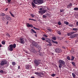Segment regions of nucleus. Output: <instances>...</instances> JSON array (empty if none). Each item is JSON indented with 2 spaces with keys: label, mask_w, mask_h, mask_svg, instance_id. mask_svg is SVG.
<instances>
[{
  "label": "nucleus",
  "mask_w": 78,
  "mask_h": 78,
  "mask_svg": "<svg viewBox=\"0 0 78 78\" xmlns=\"http://www.w3.org/2000/svg\"><path fill=\"white\" fill-rule=\"evenodd\" d=\"M58 63H59V65L58 66L59 68H61L63 66L66 67V62L65 61L62 60L60 59L58 60Z\"/></svg>",
  "instance_id": "nucleus-1"
},
{
  "label": "nucleus",
  "mask_w": 78,
  "mask_h": 78,
  "mask_svg": "<svg viewBox=\"0 0 78 78\" xmlns=\"http://www.w3.org/2000/svg\"><path fill=\"white\" fill-rule=\"evenodd\" d=\"M16 47V44H10L8 47V50L11 51H13V48H15Z\"/></svg>",
  "instance_id": "nucleus-2"
},
{
  "label": "nucleus",
  "mask_w": 78,
  "mask_h": 78,
  "mask_svg": "<svg viewBox=\"0 0 78 78\" xmlns=\"http://www.w3.org/2000/svg\"><path fill=\"white\" fill-rule=\"evenodd\" d=\"M40 11H38V12L41 14L42 15H43V14L45 13V12H46L47 11V10H46V9H44L42 10V8H40Z\"/></svg>",
  "instance_id": "nucleus-3"
},
{
  "label": "nucleus",
  "mask_w": 78,
  "mask_h": 78,
  "mask_svg": "<svg viewBox=\"0 0 78 78\" xmlns=\"http://www.w3.org/2000/svg\"><path fill=\"white\" fill-rule=\"evenodd\" d=\"M18 42L20 44H24L25 43V39L23 37L20 38L18 40Z\"/></svg>",
  "instance_id": "nucleus-4"
},
{
  "label": "nucleus",
  "mask_w": 78,
  "mask_h": 78,
  "mask_svg": "<svg viewBox=\"0 0 78 78\" xmlns=\"http://www.w3.org/2000/svg\"><path fill=\"white\" fill-rule=\"evenodd\" d=\"M34 73L35 74H36V75H38L39 76H40V77H42L44 76V74L43 73V72H42V73L35 72Z\"/></svg>",
  "instance_id": "nucleus-5"
},
{
  "label": "nucleus",
  "mask_w": 78,
  "mask_h": 78,
  "mask_svg": "<svg viewBox=\"0 0 78 78\" xmlns=\"http://www.w3.org/2000/svg\"><path fill=\"white\" fill-rule=\"evenodd\" d=\"M7 63H8V62H7L6 60H3L1 61L0 65L2 66H5V64H7Z\"/></svg>",
  "instance_id": "nucleus-6"
},
{
  "label": "nucleus",
  "mask_w": 78,
  "mask_h": 78,
  "mask_svg": "<svg viewBox=\"0 0 78 78\" xmlns=\"http://www.w3.org/2000/svg\"><path fill=\"white\" fill-rule=\"evenodd\" d=\"M34 63L36 66H38L40 64V62L39 60L35 59L34 60Z\"/></svg>",
  "instance_id": "nucleus-7"
},
{
  "label": "nucleus",
  "mask_w": 78,
  "mask_h": 78,
  "mask_svg": "<svg viewBox=\"0 0 78 78\" xmlns=\"http://www.w3.org/2000/svg\"><path fill=\"white\" fill-rule=\"evenodd\" d=\"M55 51L56 53H61L62 50H61V49H60L59 48H57L55 49Z\"/></svg>",
  "instance_id": "nucleus-8"
},
{
  "label": "nucleus",
  "mask_w": 78,
  "mask_h": 78,
  "mask_svg": "<svg viewBox=\"0 0 78 78\" xmlns=\"http://www.w3.org/2000/svg\"><path fill=\"white\" fill-rule=\"evenodd\" d=\"M78 34H75L73 35H71L70 36V38H72V39L74 38L75 37H78Z\"/></svg>",
  "instance_id": "nucleus-9"
},
{
  "label": "nucleus",
  "mask_w": 78,
  "mask_h": 78,
  "mask_svg": "<svg viewBox=\"0 0 78 78\" xmlns=\"http://www.w3.org/2000/svg\"><path fill=\"white\" fill-rule=\"evenodd\" d=\"M26 25L27 26V27H28V28H30V27L33 28V26L32 24H30L29 23H27Z\"/></svg>",
  "instance_id": "nucleus-10"
},
{
  "label": "nucleus",
  "mask_w": 78,
  "mask_h": 78,
  "mask_svg": "<svg viewBox=\"0 0 78 78\" xmlns=\"http://www.w3.org/2000/svg\"><path fill=\"white\" fill-rule=\"evenodd\" d=\"M30 49L32 52H33V53H36V50H35V49L34 48V47H33V46L31 47L30 48Z\"/></svg>",
  "instance_id": "nucleus-11"
},
{
  "label": "nucleus",
  "mask_w": 78,
  "mask_h": 78,
  "mask_svg": "<svg viewBox=\"0 0 78 78\" xmlns=\"http://www.w3.org/2000/svg\"><path fill=\"white\" fill-rule=\"evenodd\" d=\"M44 3V0H38V3L39 5L42 4Z\"/></svg>",
  "instance_id": "nucleus-12"
},
{
  "label": "nucleus",
  "mask_w": 78,
  "mask_h": 78,
  "mask_svg": "<svg viewBox=\"0 0 78 78\" xmlns=\"http://www.w3.org/2000/svg\"><path fill=\"white\" fill-rule=\"evenodd\" d=\"M45 42H46L50 43L51 42V40L50 38H45Z\"/></svg>",
  "instance_id": "nucleus-13"
},
{
  "label": "nucleus",
  "mask_w": 78,
  "mask_h": 78,
  "mask_svg": "<svg viewBox=\"0 0 78 78\" xmlns=\"http://www.w3.org/2000/svg\"><path fill=\"white\" fill-rule=\"evenodd\" d=\"M74 33H75V32H69L67 34V35L68 36H71L72 34H74Z\"/></svg>",
  "instance_id": "nucleus-14"
},
{
  "label": "nucleus",
  "mask_w": 78,
  "mask_h": 78,
  "mask_svg": "<svg viewBox=\"0 0 78 78\" xmlns=\"http://www.w3.org/2000/svg\"><path fill=\"white\" fill-rule=\"evenodd\" d=\"M6 18L8 20H11V17H9V16H6Z\"/></svg>",
  "instance_id": "nucleus-15"
},
{
  "label": "nucleus",
  "mask_w": 78,
  "mask_h": 78,
  "mask_svg": "<svg viewBox=\"0 0 78 78\" xmlns=\"http://www.w3.org/2000/svg\"><path fill=\"white\" fill-rule=\"evenodd\" d=\"M35 47H37L38 48L39 50H41V46L39 45L38 44H37L35 45Z\"/></svg>",
  "instance_id": "nucleus-16"
},
{
  "label": "nucleus",
  "mask_w": 78,
  "mask_h": 78,
  "mask_svg": "<svg viewBox=\"0 0 78 78\" xmlns=\"http://www.w3.org/2000/svg\"><path fill=\"white\" fill-rule=\"evenodd\" d=\"M32 44L33 45H34V46H35V45H37V43H36V42H35L34 41H33L32 42Z\"/></svg>",
  "instance_id": "nucleus-17"
},
{
  "label": "nucleus",
  "mask_w": 78,
  "mask_h": 78,
  "mask_svg": "<svg viewBox=\"0 0 78 78\" xmlns=\"http://www.w3.org/2000/svg\"><path fill=\"white\" fill-rule=\"evenodd\" d=\"M72 6V3H70L67 6L68 8H71Z\"/></svg>",
  "instance_id": "nucleus-18"
},
{
  "label": "nucleus",
  "mask_w": 78,
  "mask_h": 78,
  "mask_svg": "<svg viewBox=\"0 0 78 78\" xmlns=\"http://www.w3.org/2000/svg\"><path fill=\"white\" fill-rule=\"evenodd\" d=\"M33 2L35 4H37L38 3V0H33Z\"/></svg>",
  "instance_id": "nucleus-19"
},
{
  "label": "nucleus",
  "mask_w": 78,
  "mask_h": 78,
  "mask_svg": "<svg viewBox=\"0 0 78 78\" xmlns=\"http://www.w3.org/2000/svg\"><path fill=\"white\" fill-rule=\"evenodd\" d=\"M26 69H28V70L30 69L31 68H30V65H27L26 66Z\"/></svg>",
  "instance_id": "nucleus-20"
},
{
  "label": "nucleus",
  "mask_w": 78,
  "mask_h": 78,
  "mask_svg": "<svg viewBox=\"0 0 78 78\" xmlns=\"http://www.w3.org/2000/svg\"><path fill=\"white\" fill-rule=\"evenodd\" d=\"M32 5L33 6H34V7L36 6V5L34 3V2H32L31 3Z\"/></svg>",
  "instance_id": "nucleus-21"
},
{
  "label": "nucleus",
  "mask_w": 78,
  "mask_h": 78,
  "mask_svg": "<svg viewBox=\"0 0 78 78\" xmlns=\"http://www.w3.org/2000/svg\"><path fill=\"white\" fill-rule=\"evenodd\" d=\"M31 31H32V32L34 33H35V34H36V31H35L33 29H31Z\"/></svg>",
  "instance_id": "nucleus-22"
},
{
  "label": "nucleus",
  "mask_w": 78,
  "mask_h": 78,
  "mask_svg": "<svg viewBox=\"0 0 78 78\" xmlns=\"http://www.w3.org/2000/svg\"><path fill=\"white\" fill-rule=\"evenodd\" d=\"M72 75H73V78H75V77H76V75H75V74H74V73H72Z\"/></svg>",
  "instance_id": "nucleus-23"
},
{
  "label": "nucleus",
  "mask_w": 78,
  "mask_h": 78,
  "mask_svg": "<svg viewBox=\"0 0 78 78\" xmlns=\"http://www.w3.org/2000/svg\"><path fill=\"white\" fill-rule=\"evenodd\" d=\"M47 45H48L49 46H52V44H51V42H50L49 43V44H48Z\"/></svg>",
  "instance_id": "nucleus-24"
},
{
  "label": "nucleus",
  "mask_w": 78,
  "mask_h": 78,
  "mask_svg": "<svg viewBox=\"0 0 78 78\" xmlns=\"http://www.w3.org/2000/svg\"><path fill=\"white\" fill-rule=\"evenodd\" d=\"M65 24H66V25H69V22L66 21H65L64 22Z\"/></svg>",
  "instance_id": "nucleus-25"
},
{
  "label": "nucleus",
  "mask_w": 78,
  "mask_h": 78,
  "mask_svg": "<svg viewBox=\"0 0 78 78\" xmlns=\"http://www.w3.org/2000/svg\"><path fill=\"white\" fill-rule=\"evenodd\" d=\"M0 16H5V14L4 13H2L0 15Z\"/></svg>",
  "instance_id": "nucleus-26"
},
{
  "label": "nucleus",
  "mask_w": 78,
  "mask_h": 78,
  "mask_svg": "<svg viewBox=\"0 0 78 78\" xmlns=\"http://www.w3.org/2000/svg\"><path fill=\"white\" fill-rule=\"evenodd\" d=\"M12 64L13 66H15L16 64V62H12Z\"/></svg>",
  "instance_id": "nucleus-27"
},
{
  "label": "nucleus",
  "mask_w": 78,
  "mask_h": 78,
  "mask_svg": "<svg viewBox=\"0 0 78 78\" xmlns=\"http://www.w3.org/2000/svg\"><path fill=\"white\" fill-rule=\"evenodd\" d=\"M74 59H75V57H73V56H72L71 60V61H73L74 60Z\"/></svg>",
  "instance_id": "nucleus-28"
},
{
  "label": "nucleus",
  "mask_w": 78,
  "mask_h": 78,
  "mask_svg": "<svg viewBox=\"0 0 78 78\" xmlns=\"http://www.w3.org/2000/svg\"><path fill=\"white\" fill-rule=\"evenodd\" d=\"M9 13L11 14V16H12L13 17H14V15L12 14V13H11V12H9Z\"/></svg>",
  "instance_id": "nucleus-29"
},
{
  "label": "nucleus",
  "mask_w": 78,
  "mask_h": 78,
  "mask_svg": "<svg viewBox=\"0 0 78 78\" xmlns=\"http://www.w3.org/2000/svg\"><path fill=\"white\" fill-rule=\"evenodd\" d=\"M74 10L75 11H78V7H75L74 9Z\"/></svg>",
  "instance_id": "nucleus-30"
},
{
  "label": "nucleus",
  "mask_w": 78,
  "mask_h": 78,
  "mask_svg": "<svg viewBox=\"0 0 78 78\" xmlns=\"http://www.w3.org/2000/svg\"><path fill=\"white\" fill-rule=\"evenodd\" d=\"M73 31H77L78 30V29L76 28H73Z\"/></svg>",
  "instance_id": "nucleus-31"
},
{
  "label": "nucleus",
  "mask_w": 78,
  "mask_h": 78,
  "mask_svg": "<svg viewBox=\"0 0 78 78\" xmlns=\"http://www.w3.org/2000/svg\"><path fill=\"white\" fill-rule=\"evenodd\" d=\"M57 32L58 34H59V35H61V32L60 31H58Z\"/></svg>",
  "instance_id": "nucleus-32"
},
{
  "label": "nucleus",
  "mask_w": 78,
  "mask_h": 78,
  "mask_svg": "<svg viewBox=\"0 0 78 78\" xmlns=\"http://www.w3.org/2000/svg\"><path fill=\"white\" fill-rule=\"evenodd\" d=\"M29 20H33V21H34V22H36V20H34V19H29Z\"/></svg>",
  "instance_id": "nucleus-33"
},
{
  "label": "nucleus",
  "mask_w": 78,
  "mask_h": 78,
  "mask_svg": "<svg viewBox=\"0 0 78 78\" xmlns=\"http://www.w3.org/2000/svg\"><path fill=\"white\" fill-rule=\"evenodd\" d=\"M72 64L74 66H76V65H75V62H72Z\"/></svg>",
  "instance_id": "nucleus-34"
},
{
  "label": "nucleus",
  "mask_w": 78,
  "mask_h": 78,
  "mask_svg": "<svg viewBox=\"0 0 78 78\" xmlns=\"http://www.w3.org/2000/svg\"><path fill=\"white\" fill-rule=\"evenodd\" d=\"M52 39L53 40H54V41H56V38L55 37H52Z\"/></svg>",
  "instance_id": "nucleus-35"
},
{
  "label": "nucleus",
  "mask_w": 78,
  "mask_h": 78,
  "mask_svg": "<svg viewBox=\"0 0 78 78\" xmlns=\"http://www.w3.org/2000/svg\"><path fill=\"white\" fill-rule=\"evenodd\" d=\"M5 42L4 41H2V45H5Z\"/></svg>",
  "instance_id": "nucleus-36"
},
{
  "label": "nucleus",
  "mask_w": 78,
  "mask_h": 78,
  "mask_svg": "<svg viewBox=\"0 0 78 78\" xmlns=\"http://www.w3.org/2000/svg\"><path fill=\"white\" fill-rule=\"evenodd\" d=\"M51 76H56V75H55V74L53 73L51 75Z\"/></svg>",
  "instance_id": "nucleus-37"
},
{
  "label": "nucleus",
  "mask_w": 78,
  "mask_h": 78,
  "mask_svg": "<svg viewBox=\"0 0 78 78\" xmlns=\"http://www.w3.org/2000/svg\"><path fill=\"white\" fill-rule=\"evenodd\" d=\"M67 59H68V60H70V58L69 56H68L67 58Z\"/></svg>",
  "instance_id": "nucleus-38"
},
{
  "label": "nucleus",
  "mask_w": 78,
  "mask_h": 78,
  "mask_svg": "<svg viewBox=\"0 0 78 78\" xmlns=\"http://www.w3.org/2000/svg\"><path fill=\"white\" fill-rule=\"evenodd\" d=\"M31 17H34V16H35L33 14H31Z\"/></svg>",
  "instance_id": "nucleus-39"
},
{
  "label": "nucleus",
  "mask_w": 78,
  "mask_h": 78,
  "mask_svg": "<svg viewBox=\"0 0 78 78\" xmlns=\"http://www.w3.org/2000/svg\"><path fill=\"white\" fill-rule=\"evenodd\" d=\"M58 23L59 25H61V22L59 21Z\"/></svg>",
  "instance_id": "nucleus-40"
},
{
  "label": "nucleus",
  "mask_w": 78,
  "mask_h": 78,
  "mask_svg": "<svg viewBox=\"0 0 78 78\" xmlns=\"http://www.w3.org/2000/svg\"><path fill=\"white\" fill-rule=\"evenodd\" d=\"M44 37H48V36L47 35H46V34H44Z\"/></svg>",
  "instance_id": "nucleus-41"
},
{
  "label": "nucleus",
  "mask_w": 78,
  "mask_h": 78,
  "mask_svg": "<svg viewBox=\"0 0 78 78\" xmlns=\"http://www.w3.org/2000/svg\"><path fill=\"white\" fill-rule=\"evenodd\" d=\"M53 43H55V44H58V42L57 41H53Z\"/></svg>",
  "instance_id": "nucleus-42"
},
{
  "label": "nucleus",
  "mask_w": 78,
  "mask_h": 78,
  "mask_svg": "<svg viewBox=\"0 0 78 78\" xmlns=\"http://www.w3.org/2000/svg\"><path fill=\"white\" fill-rule=\"evenodd\" d=\"M41 39H42L43 41H45V39L44 37L41 38Z\"/></svg>",
  "instance_id": "nucleus-43"
},
{
  "label": "nucleus",
  "mask_w": 78,
  "mask_h": 78,
  "mask_svg": "<svg viewBox=\"0 0 78 78\" xmlns=\"http://www.w3.org/2000/svg\"><path fill=\"white\" fill-rule=\"evenodd\" d=\"M47 30H48L50 32H51V29H48Z\"/></svg>",
  "instance_id": "nucleus-44"
},
{
  "label": "nucleus",
  "mask_w": 78,
  "mask_h": 78,
  "mask_svg": "<svg viewBox=\"0 0 78 78\" xmlns=\"http://www.w3.org/2000/svg\"><path fill=\"white\" fill-rule=\"evenodd\" d=\"M6 34V36H8V37H9V36H10V35L8 33Z\"/></svg>",
  "instance_id": "nucleus-45"
},
{
  "label": "nucleus",
  "mask_w": 78,
  "mask_h": 78,
  "mask_svg": "<svg viewBox=\"0 0 78 78\" xmlns=\"http://www.w3.org/2000/svg\"><path fill=\"white\" fill-rule=\"evenodd\" d=\"M43 18H46L47 17V16L45 15H43Z\"/></svg>",
  "instance_id": "nucleus-46"
},
{
  "label": "nucleus",
  "mask_w": 78,
  "mask_h": 78,
  "mask_svg": "<svg viewBox=\"0 0 78 78\" xmlns=\"http://www.w3.org/2000/svg\"><path fill=\"white\" fill-rule=\"evenodd\" d=\"M0 73H3V71L2 70H0Z\"/></svg>",
  "instance_id": "nucleus-47"
},
{
  "label": "nucleus",
  "mask_w": 78,
  "mask_h": 78,
  "mask_svg": "<svg viewBox=\"0 0 78 78\" xmlns=\"http://www.w3.org/2000/svg\"><path fill=\"white\" fill-rule=\"evenodd\" d=\"M33 28L34 29H35L36 30H38V28H36L35 27H34Z\"/></svg>",
  "instance_id": "nucleus-48"
},
{
  "label": "nucleus",
  "mask_w": 78,
  "mask_h": 78,
  "mask_svg": "<svg viewBox=\"0 0 78 78\" xmlns=\"http://www.w3.org/2000/svg\"><path fill=\"white\" fill-rule=\"evenodd\" d=\"M8 3H10L11 2V0H8Z\"/></svg>",
  "instance_id": "nucleus-49"
},
{
  "label": "nucleus",
  "mask_w": 78,
  "mask_h": 78,
  "mask_svg": "<svg viewBox=\"0 0 78 78\" xmlns=\"http://www.w3.org/2000/svg\"><path fill=\"white\" fill-rule=\"evenodd\" d=\"M8 9V8H7L5 9V11H7Z\"/></svg>",
  "instance_id": "nucleus-50"
},
{
  "label": "nucleus",
  "mask_w": 78,
  "mask_h": 78,
  "mask_svg": "<svg viewBox=\"0 0 78 78\" xmlns=\"http://www.w3.org/2000/svg\"><path fill=\"white\" fill-rule=\"evenodd\" d=\"M60 11L61 12H63V10H61V9H60Z\"/></svg>",
  "instance_id": "nucleus-51"
},
{
  "label": "nucleus",
  "mask_w": 78,
  "mask_h": 78,
  "mask_svg": "<svg viewBox=\"0 0 78 78\" xmlns=\"http://www.w3.org/2000/svg\"><path fill=\"white\" fill-rule=\"evenodd\" d=\"M40 70V69H39V68H38L37 69V72H38V70Z\"/></svg>",
  "instance_id": "nucleus-52"
},
{
  "label": "nucleus",
  "mask_w": 78,
  "mask_h": 78,
  "mask_svg": "<svg viewBox=\"0 0 78 78\" xmlns=\"http://www.w3.org/2000/svg\"><path fill=\"white\" fill-rule=\"evenodd\" d=\"M18 69H20V66H19L18 67Z\"/></svg>",
  "instance_id": "nucleus-53"
},
{
  "label": "nucleus",
  "mask_w": 78,
  "mask_h": 78,
  "mask_svg": "<svg viewBox=\"0 0 78 78\" xmlns=\"http://www.w3.org/2000/svg\"><path fill=\"white\" fill-rule=\"evenodd\" d=\"M25 52L26 53H28V51H25Z\"/></svg>",
  "instance_id": "nucleus-54"
},
{
  "label": "nucleus",
  "mask_w": 78,
  "mask_h": 78,
  "mask_svg": "<svg viewBox=\"0 0 78 78\" xmlns=\"http://www.w3.org/2000/svg\"><path fill=\"white\" fill-rule=\"evenodd\" d=\"M76 25H78V22H76Z\"/></svg>",
  "instance_id": "nucleus-55"
},
{
  "label": "nucleus",
  "mask_w": 78,
  "mask_h": 78,
  "mask_svg": "<svg viewBox=\"0 0 78 78\" xmlns=\"http://www.w3.org/2000/svg\"><path fill=\"white\" fill-rule=\"evenodd\" d=\"M31 78H34V76H31Z\"/></svg>",
  "instance_id": "nucleus-56"
},
{
  "label": "nucleus",
  "mask_w": 78,
  "mask_h": 78,
  "mask_svg": "<svg viewBox=\"0 0 78 78\" xmlns=\"http://www.w3.org/2000/svg\"><path fill=\"white\" fill-rule=\"evenodd\" d=\"M2 45H1V44H0V47H2Z\"/></svg>",
  "instance_id": "nucleus-57"
},
{
  "label": "nucleus",
  "mask_w": 78,
  "mask_h": 78,
  "mask_svg": "<svg viewBox=\"0 0 78 78\" xmlns=\"http://www.w3.org/2000/svg\"><path fill=\"white\" fill-rule=\"evenodd\" d=\"M76 42H78V41H77V40H76Z\"/></svg>",
  "instance_id": "nucleus-58"
},
{
  "label": "nucleus",
  "mask_w": 78,
  "mask_h": 78,
  "mask_svg": "<svg viewBox=\"0 0 78 78\" xmlns=\"http://www.w3.org/2000/svg\"><path fill=\"white\" fill-rule=\"evenodd\" d=\"M40 56H42V54H41L40 55Z\"/></svg>",
  "instance_id": "nucleus-59"
},
{
  "label": "nucleus",
  "mask_w": 78,
  "mask_h": 78,
  "mask_svg": "<svg viewBox=\"0 0 78 78\" xmlns=\"http://www.w3.org/2000/svg\"><path fill=\"white\" fill-rule=\"evenodd\" d=\"M7 24H8V22H7Z\"/></svg>",
  "instance_id": "nucleus-60"
},
{
  "label": "nucleus",
  "mask_w": 78,
  "mask_h": 78,
  "mask_svg": "<svg viewBox=\"0 0 78 78\" xmlns=\"http://www.w3.org/2000/svg\"><path fill=\"white\" fill-rule=\"evenodd\" d=\"M39 52H40V50H39L38 51Z\"/></svg>",
  "instance_id": "nucleus-61"
},
{
  "label": "nucleus",
  "mask_w": 78,
  "mask_h": 78,
  "mask_svg": "<svg viewBox=\"0 0 78 78\" xmlns=\"http://www.w3.org/2000/svg\"><path fill=\"white\" fill-rule=\"evenodd\" d=\"M48 10V8H47Z\"/></svg>",
  "instance_id": "nucleus-62"
},
{
  "label": "nucleus",
  "mask_w": 78,
  "mask_h": 78,
  "mask_svg": "<svg viewBox=\"0 0 78 78\" xmlns=\"http://www.w3.org/2000/svg\"><path fill=\"white\" fill-rule=\"evenodd\" d=\"M52 54H53V55H54V54H53V53Z\"/></svg>",
  "instance_id": "nucleus-63"
},
{
  "label": "nucleus",
  "mask_w": 78,
  "mask_h": 78,
  "mask_svg": "<svg viewBox=\"0 0 78 78\" xmlns=\"http://www.w3.org/2000/svg\"><path fill=\"white\" fill-rule=\"evenodd\" d=\"M57 78H59V77H57Z\"/></svg>",
  "instance_id": "nucleus-64"
}]
</instances>
